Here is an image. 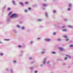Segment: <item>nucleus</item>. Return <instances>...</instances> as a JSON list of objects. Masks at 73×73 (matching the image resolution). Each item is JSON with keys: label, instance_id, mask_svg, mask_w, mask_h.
<instances>
[{"label": "nucleus", "instance_id": "2f4dec72", "mask_svg": "<svg viewBox=\"0 0 73 73\" xmlns=\"http://www.w3.org/2000/svg\"><path fill=\"white\" fill-rule=\"evenodd\" d=\"M16 62V60L14 61V62Z\"/></svg>", "mask_w": 73, "mask_h": 73}, {"label": "nucleus", "instance_id": "393cba45", "mask_svg": "<svg viewBox=\"0 0 73 73\" xmlns=\"http://www.w3.org/2000/svg\"><path fill=\"white\" fill-rule=\"evenodd\" d=\"M13 3L14 4H15V1H13Z\"/></svg>", "mask_w": 73, "mask_h": 73}, {"label": "nucleus", "instance_id": "c03bdc74", "mask_svg": "<svg viewBox=\"0 0 73 73\" xmlns=\"http://www.w3.org/2000/svg\"><path fill=\"white\" fill-rule=\"evenodd\" d=\"M32 68H33V67H32Z\"/></svg>", "mask_w": 73, "mask_h": 73}, {"label": "nucleus", "instance_id": "a878e982", "mask_svg": "<svg viewBox=\"0 0 73 73\" xmlns=\"http://www.w3.org/2000/svg\"><path fill=\"white\" fill-rule=\"evenodd\" d=\"M10 9H11V8H8V10H9H9H10Z\"/></svg>", "mask_w": 73, "mask_h": 73}, {"label": "nucleus", "instance_id": "5701e85b", "mask_svg": "<svg viewBox=\"0 0 73 73\" xmlns=\"http://www.w3.org/2000/svg\"><path fill=\"white\" fill-rule=\"evenodd\" d=\"M45 62H46V61L45 60H44V64H45Z\"/></svg>", "mask_w": 73, "mask_h": 73}, {"label": "nucleus", "instance_id": "79ce46f5", "mask_svg": "<svg viewBox=\"0 0 73 73\" xmlns=\"http://www.w3.org/2000/svg\"><path fill=\"white\" fill-rule=\"evenodd\" d=\"M64 64L65 65V64Z\"/></svg>", "mask_w": 73, "mask_h": 73}, {"label": "nucleus", "instance_id": "58836bf2", "mask_svg": "<svg viewBox=\"0 0 73 73\" xmlns=\"http://www.w3.org/2000/svg\"><path fill=\"white\" fill-rule=\"evenodd\" d=\"M46 16H47V14L46 13Z\"/></svg>", "mask_w": 73, "mask_h": 73}, {"label": "nucleus", "instance_id": "37998d69", "mask_svg": "<svg viewBox=\"0 0 73 73\" xmlns=\"http://www.w3.org/2000/svg\"><path fill=\"white\" fill-rule=\"evenodd\" d=\"M31 69H32V68H31Z\"/></svg>", "mask_w": 73, "mask_h": 73}, {"label": "nucleus", "instance_id": "6e6552de", "mask_svg": "<svg viewBox=\"0 0 73 73\" xmlns=\"http://www.w3.org/2000/svg\"><path fill=\"white\" fill-rule=\"evenodd\" d=\"M66 56H68V57H69V58H71L70 56L68 55H66Z\"/></svg>", "mask_w": 73, "mask_h": 73}, {"label": "nucleus", "instance_id": "7c9ffc66", "mask_svg": "<svg viewBox=\"0 0 73 73\" xmlns=\"http://www.w3.org/2000/svg\"><path fill=\"white\" fill-rule=\"evenodd\" d=\"M17 27H18V28H20V26H19V25L17 26Z\"/></svg>", "mask_w": 73, "mask_h": 73}, {"label": "nucleus", "instance_id": "1a4fd4ad", "mask_svg": "<svg viewBox=\"0 0 73 73\" xmlns=\"http://www.w3.org/2000/svg\"><path fill=\"white\" fill-rule=\"evenodd\" d=\"M52 53L53 54H56V52H52Z\"/></svg>", "mask_w": 73, "mask_h": 73}, {"label": "nucleus", "instance_id": "f8f14e48", "mask_svg": "<svg viewBox=\"0 0 73 73\" xmlns=\"http://www.w3.org/2000/svg\"><path fill=\"white\" fill-rule=\"evenodd\" d=\"M19 48H21V47H22V46H21V45H19Z\"/></svg>", "mask_w": 73, "mask_h": 73}, {"label": "nucleus", "instance_id": "0eeeda50", "mask_svg": "<svg viewBox=\"0 0 73 73\" xmlns=\"http://www.w3.org/2000/svg\"><path fill=\"white\" fill-rule=\"evenodd\" d=\"M28 2H26L25 3V4H28Z\"/></svg>", "mask_w": 73, "mask_h": 73}, {"label": "nucleus", "instance_id": "4c0bfd02", "mask_svg": "<svg viewBox=\"0 0 73 73\" xmlns=\"http://www.w3.org/2000/svg\"><path fill=\"white\" fill-rule=\"evenodd\" d=\"M38 39H40V38H38Z\"/></svg>", "mask_w": 73, "mask_h": 73}, {"label": "nucleus", "instance_id": "a19ab883", "mask_svg": "<svg viewBox=\"0 0 73 73\" xmlns=\"http://www.w3.org/2000/svg\"><path fill=\"white\" fill-rule=\"evenodd\" d=\"M32 63H33V62H32L31 63V64H32Z\"/></svg>", "mask_w": 73, "mask_h": 73}, {"label": "nucleus", "instance_id": "2eb2a0df", "mask_svg": "<svg viewBox=\"0 0 73 73\" xmlns=\"http://www.w3.org/2000/svg\"><path fill=\"white\" fill-rule=\"evenodd\" d=\"M64 60H67V57H65L64 58Z\"/></svg>", "mask_w": 73, "mask_h": 73}, {"label": "nucleus", "instance_id": "423d86ee", "mask_svg": "<svg viewBox=\"0 0 73 73\" xmlns=\"http://www.w3.org/2000/svg\"><path fill=\"white\" fill-rule=\"evenodd\" d=\"M20 4L22 5H23L24 4H23V3L22 2H20Z\"/></svg>", "mask_w": 73, "mask_h": 73}, {"label": "nucleus", "instance_id": "c9c22d12", "mask_svg": "<svg viewBox=\"0 0 73 73\" xmlns=\"http://www.w3.org/2000/svg\"><path fill=\"white\" fill-rule=\"evenodd\" d=\"M65 26H63L62 27V28H65Z\"/></svg>", "mask_w": 73, "mask_h": 73}, {"label": "nucleus", "instance_id": "4468645a", "mask_svg": "<svg viewBox=\"0 0 73 73\" xmlns=\"http://www.w3.org/2000/svg\"><path fill=\"white\" fill-rule=\"evenodd\" d=\"M11 13H12V12H10L9 13V15H11Z\"/></svg>", "mask_w": 73, "mask_h": 73}, {"label": "nucleus", "instance_id": "cd10ccee", "mask_svg": "<svg viewBox=\"0 0 73 73\" xmlns=\"http://www.w3.org/2000/svg\"><path fill=\"white\" fill-rule=\"evenodd\" d=\"M35 73H37V71H35Z\"/></svg>", "mask_w": 73, "mask_h": 73}, {"label": "nucleus", "instance_id": "aec40b11", "mask_svg": "<svg viewBox=\"0 0 73 73\" xmlns=\"http://www.w3.org/2000/svg\"><path fill=\"white\" fill-rule=\"evenodd\" d=\"M22 29H24L25 28H24V27H22Z\"/></svg>", "mask_w": 73, "mask_h": 73}, {"label": "nucleus", "instance_id": "a211bd4d", "mask_svg": "<svg viewBox=\"0 0 73 73\" xmlns=\"http://www.w3.org/2000/svg\"><path fill=\"white\" fill-rule=\"evenodd\" d=\"M0 55H1V56H3V53L0 54Z\"/></svg>", "mask_w": 73, "mask_h": 73}, {"label": "nucleus", "instance_id": "b1692460", "mask_svg": "<svg viewBox=\"0 0 73 73\" xmlns=\"http://www.w3.org/2000/svg\"><path fill=\"white\" fill-rule=\"evenodd\" d=\"M71 5H72L71 4H69V7H70V6H71Z\"/></svg>", "mask_w": 73, "mask_h": 73}, {"label": "nucleus", "instance_id": "c85d7f7f", "mask_svg": "<svg viewBox=\"0 0 73 73\" xmlns=\"http://www.w3.org/2000/svg\"><path fill=\"white\" fill-rule=\"evenodd\" d=\"M54 35H55L56 34V33H54Z\"/></svg>", "mask_w": 73, "mask_h": 73}, {"label": "nucleus", "instance_id": "bb28decb", "mask_svg": "<svg viewBox=\"0 0 73 73\" xmlns=\"http://www.w3.org/2000/svg\"><path fill=\"white\" fill-rule=\"evenodd\" d=\"M53 12L54 13H56V11H54Z\"/></svg>", "mask_w": 73, "mask_h": 73}, {"label": "nucleus", "instance_id": "dca6fc26", "mask_svg": "<svg viewBox=\"0 0 73 73\" xmlns=\"http://www.w3.org/2000/svg\"><path fill=\"white\" fill-rule=\"evenodd\" d=\"M70 47H73V45H70Z\"/></svg>", "mask_w": 73, "mask_h": 73}, {"label": "nucleus", "instance_id": "9d476101", "mask_svg": "<svg viewBox=\"0 0 73 73\" xmlns=\"http://www.w3.org/2000/svg\"><path fill=\"white\" fill-rule=\"evenodd\" d=\"M5 40L6 41H9V39H5Z\"/></svg>", "mask_w": 73, "mask_h": 73}, {"label": "nucleus", "instance_id": "c756f323", "mask_svg": "<svg viewBox=\"0 0 73 73\" xmlns=\"http://www.w3.org/2000/svg\"><path fill=\"white\" fill-rule=\"evenodd\" d=\"M29 59H30V60H31V59H32V58H29Z\"/></svg>", "mask_w": 73, "mask_h": 73}, {"label": "nucleus", "instance_id": "f03ea898", "mask_svg": "<svg viewBox=\"0 0 73 73\" xmlns=\"http://www.w3.org/2000/svg\"><path fill=\"white\" fill-rule=\"evenodd\" d=\"M45 40L46 41H50V39L49 38H46L45 39Z\"/></svg>", "mask_w": 73, "mask_h": 73}, {"label": "nucleus", "instance_id": "72a5a7b5", "mask_svg": "<svg viewBox=\"0 0 73 73\" xmlns=\"http://www.w3.org/2000/svg\"><path fill=\"white\" fill-rule=\"evenodd\" d=\"M69 27H70V28H72V27L71 26H69Z\"/></svg>", "mask_w": 73, "mask_h": 73}, {"label": "nucleus", "instance_id": "f257e3e1", "mask_svg": "<svg viewBox=\"0 0 73 73\" xmlns=\"http://www.w3.org/2000/svg\"><path fill=\"white\" fill-rule=\"evenodd\" d=\"M18 16L17 15H16V14H12L11 16V17H17Z\"/></svg>", "mask_w": 73, "mask_h": 73}, {"label": "nucleus", "instance_id": "ddd939ff", "mask_svg": "<svg viewBox=\"0 0 73 73\" xmlns=\"http://www.w3.org/2000/svg\"><path fill=\"white\" fill-rule=\"evenodd\" d=\"M43 5H44V6H46V5H47L45 4H44Z\"/></svg>", "mask_w": 73, "mask_h": 73}, {"label": "nucleus", "instance_id": "e433bc0d", "mask_svg": "<svg viewBox=\"0 0 73 73\" xmlns=\"http://www.w3.org/2000/svg\"><path fill=\"white\" fill-rule=\"evenodd\" d=\"M49 62H47V64H49Z\"/></svg>", "mask_w": 73, "mask_h": 73}, {"label": "nucleus", "instance_id": "4be33fe9", "mask_svg": "<svg viewBox=\"0 0 73 73\" xmlns=\"http://www.w3.org/2000/svg\"><path fill=\"white\" fill-rule=\"evenodd\" d=\"M58 41H61V39H58Z\"/></svg>", "mask_w": 73, "mask_h": 73}, {"label": "nucleus", "instance_id": "9b49d317", "mask_svg": "<svg viewBox=\"0 0 73 73\" xmlns=\"http://www.w3.org/2000/svg\"><path fill=\"white\" fill-rule=\"evenodd\" d=\"M69 39H66V41H69Z\"/></svg>", "mask_w": 73, "mask_h": 73}, {"label": "nucleus", "instance_id": "7ed1b4c3", "mask_svg": "<svg viewBox=\"0 0 73 73\" xmlns=\"http://www.w3.org/2000/svg\"><path fill=\"white\" fill-rule=\"evenodd\" d=\"M59 49H60V50H64V49L61 47L59 48Z\"/></svg>", "mask_w": 73, "mask_h": 73}, {"label": "nucleus", "instance_id": "f3484780", "mask_svg": "<svg viewBox=\"0 0 73 73\" xmlns=\"http://www.w3.org/2000/svg\"><path fill=\"white\" fill-rule=\"evenodd\" d=\"M29 10H31L32 9L31 8H29Z\"/></svg>", "mask_w": 73, "mask_h": 73}, {"label": "nucleus", "instance_id": "6ab92c4d", "mask_svg": "<svg viewBox=\"0 0 73 73\" xmlns=\"http://www.w3.org/2000/svg\"><path fill=\"white\" fill-rule=\"evenodd\" d=\"M68 11H70V10H71V9H70V8H68Z\"/></svg>", "mask_w": 73, "mask_h": 73}, {"label": "nucleus", "instance_id": "f704fd0d", "mask_svg": "<svg viewBox=\"0 0 73 73\" xmlns=\"http://www.w3.org/2000/svg\"><path fill=\"white\" fill-rule=\"evenodd\" d=\"M38 21H41V19H38Z\"/></svg>", "mask_w": 73, "mask_h": 73}, {"label": "nucleus", "instance_id": "473e14b6", "mask_svg": "<svg viewBox=\"0 0 73 73\" xmlns=\"http://www.w3.org/2000/svg\"><path fill=\"white\" fill-rule=\"evenodd\" d=\"M25 12H27V10H25Z\"/></svg>", "mask_w": 73, "mask_h": 73}, {"label": "nucleus", "instance_id": "39448f33", "mask_svg": "<svg viewBox=\"0 0 73 73\" xmlns=\"http://www.w3.org/2000/svg\"><path fill=\"white\" fill-rule=\"evenodd\" d=\"M63 32H66V29H64L62 30Z\"/></svg>", "mask_w": 73, "mask_h": 73}, {"label": "nucleus", "instance_id": "ea45409f", "mask_svg": "<svg viewBox=\"0 0 73 73\" xmlns=\"http://www.w3.org/2000/svg\"><path fill=\"white\" fill-rule=\"evenodd\" d=\"M0 43H2V42H0Z\"/></svg>", "mask_w": 73, "mask_h": 73}, {"label": "nucleus", "instance_id": "20e7f679", "mask_svg": "<svg viewBox=\"0 0 73 73\" xmlns=\"http://www.w3.org/2000/svg\"><path fill=\"white\" fill-rule=\"evenodd\" d=\"M63 37H64V38H68V36H66V35H64V36H63Z\"/></svg>", "mask_w": 73, "mask_h": 73}, {"label": "nucleus", "instance_id": "412c9836", "mask_svg": "<svg viewBox=\"0 0 73 73\" xmlns=\"http://www.w3.org/2000/svg\"><path fill=\"white\" fill-rule=\"evenodd\" d=\"M45 53V52H42L41 53L42 54H44Z\"/></svg>", "mask_w": 73, "mask_h": 73}]
</instances>
